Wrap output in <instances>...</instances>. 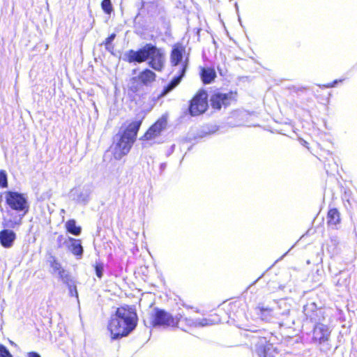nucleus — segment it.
I'll use <instances>...</instances> for the list:
<instances>
[{
    "mask_svg": "<svg viewBox=\"0 0 357 357\" xmlns=\"http://www.w3.org/2000/svg\"><path fill=\"white\" fill-rule=\"evenodd\" d=\"M143 119L144 117H141L123 123L113 137L112 143L108 151H111L114 160H121L129 153L137 140Z\"/></svg>",
    "mask_w": 357,
    "mask_h": 357,
    "instance_id": "1",
    "label": "nucleus"
},
{
    "mask_svg": "<svg viewBox=\"0 0 357 357\" xmlns=\"http://www.w3.org/2000/svg\"><path fill=\"white\" fill-rule=\"evenodd\" d=\"M126 59L130 63L147 61L149 67L157 72H162L165 66L164 52L152 43H146L137 50H130L126 54Z\"/></svg>",
    "mask_w": 357,
    "mask_h": 357,
    "instance_id": "2",
    "label": "nucleus"
},
{
    "mask_svg": "<svg viewBox=\"0 0 357 357\" xmlns=\"http://www.w3.org/2000/svg\"><path fill=\"white\" fill-rule=\"evenodd\" d=\"M137 321V314L132 309L123 307L117 308L108 324L112 338L116 340L128 335L135 328Z\"/></svg>",
    "mask_w": 357,
    "mask_h": 357,
    "instance_id": "3",
    "label": "nucleus"
},
{
    "mask_svg": "<svg viewBox=\"0 0 357 357\" xmlns=\"http://www.w3.org/2000/svg\"><path fill=\"white\" fill-rule=\"evenodd\" d=\"M208 109V95L204 89H198L188 101V112L191 116L204 114Z\"/></svg>",
    "mask_w": 357,
    "mask_h": 357,
    "instance_id": "4",
    "label": "nucleus"
},
{
    "mask_svg": "<svg viewBox=\"0 0 357 357\" xmlns=\"http://www.w3.org/2000/svg\"><path fill=\"white\" fill-rule=\"evenodd\" d=\"M172 66H181L179 71L185 73L189 65L190 53L186 52V46L183 43L177 42L172 45L169 54Z\"/></svg>",
    "mask_w": 357,
    "mask_h": 357,
    "instance_id": "5",
    "label": "nucleus"
},
{
    "mask_svg": "<svg viewBox=\"0 0 357 357\" xmlns=\"http://www.w3.org/2000/svg\"><path fill=\"white\" fill-rule=\"evenodd\" d=\"M331 331L326 324H320L314 326L312 342L322 352H328L331 348Z\"/></svg>",
    "mask_w": 357,
    "mask_h": 357,
    "instance_id": "6",
    "label": "nucleus"
},
{
    "mask_svg": "<svg viewBox=\"0 0 357 357\" xmlns=\"http://www.w3.org/2000/svg\"><path fill=\"white\" fill-rule=\"evenodd\" d=\"M6 204L10 208L24 213L29 211V204L23 194L15 191L7 190L3 192Z\"/></svg>",
    "mask_w": 357,
    "mask_h": 357,
    "instance_id": "7",
    "label": "nucleus"
},
{
    "mask_svg": "<svg viewBox=\"0 0 357 357\" xmlns=\"http://www.w3.org/2000/svg\"><path fill=\"white\" fill-rule=\"evenodd\" d=\"M151 326L154 328L162 327L164 328L169 326H175L178 321L172 315L164 310L155 307L151 314Z\"/></svg>",
    "mask_w": 357,
    "mask_h": 357,
    "instance_id": "8",
    "label": "nucleus"
},
{
    "mask_svg": "<svg viewBox=\"0 0 357 357\" xmlns=\"http://www.w3.org/2000/svg\"><path fill=\"white\" fill-rule=\"evenodd\" d=\"M168 125L167 114H162L153 124H151L145 132L141 136V141H151L160 137L166 130Z\"/></svg>",
    "mask_w": 357,
    "mask_h": 357,
    "instance_id": "9",
    "label": "nucleus"
},
{
    "mask_svg": "<svg viewBox=\"0 0 357 357\" xmlns=\"http://www.w3.org/2000/svg\"><path fill=\"white\" fill-rule=\"evenodd\" d=\"M237 92L230 91L228 93L215 91L210 97L211 107L215 110H220L222 107L229 106L236 100Z\"/></svg>",
    "mask_w": 357,
    "mask_h": 357,
    "instance_id": "10",
    "label": "nucleus"
},
{
    "mask_svg": "<svg viewBox=\"0 0 357 357\" xmlns=\"http://www.w3.org/2000/svg\"><path fill=\"white\" fill-rule=\"evenodd\" d=\"M303 312L306 317V321H310L314 325L324 324L325 321V311L321 308H317L314 302L307 303L303 306Z\"/></svg>",
    "mask_w": 357,
    "mask_h": 357,
    "instance_id": "11",
    "label": "nucleus"
},
{
    "mask_svg": "<svg viewBox=\"0 0 357 357\" xmlns=\"http://www.w3.org/2000/svg\"><path fill=\"white\" fill-rule=\"evenodd\" d=\"M255 351L259 357H278L279 351L272 344L267 342L266 338H260L255 344Z\"/></svg>",
    "mask_w": 357,
    "mask_h": 357,
    "instance_id": "12",
    "label": "nucleus"
},
{
    "mask_svg": "<svg viewBox=\"0 0 357 357\" xmlns=\"http://www.w3.org/2000/svg\"><path fill=\"white\" fill-rule=\"evenodd\" d=\"M157 78V75L151 68H144L138 74L137 77L133 78V79H137L139 84L144 86H149L154 82H155Z\"/></svg>",
    "mask_w": 357,
    "mask_h": 357,
    "instance_id": "13",
    "label": "nucleus"
},
{
    "mask_svg": "<svg viewBox=\"0 0 357 357\" xmlns=\"http://www.w3.org/2000/svg\"><path fill=\"white\" fill-rule=\"evenodd\" d=\"M63 243L74 255L79 257L82 256L84 250L80 240L68 236L64 240Z\"/></svg>",
    "mask_w": 357,
    "mask_h": 357,
    "instance_id": "14",
    "label": "nucleus"
},
{
    "mask_svg": "<svg viewBox=\"0 0 357 357\" xmlns=\"http://www.w3.org/2000/svg\"><path fill=\"white\" fill-rule=\"evenodd\" d=\"M15 239L16 234L13 230L3 229L0 231V243L3 248H11Z\"/></svg>",
    "mask_w": 357,
    "mask_h": 357,
    "instance_id": "15",
    "label": "nucleus"
},
{
    "mask_svg": "<svg viewBox=\"0 0 357 357\" xmlns=\"http://www.w3.org/2000/svg\"><path fill=\"white\" fill-rule=\"evenodd\" d=\"M199 76L204 84H208L215 80L217 75L213 67H202L200 68Z\"/></svg>",
    "mask_w": 357,
    "mask_h": 357,
    "instance_id": "16",
    "label": "nucleus"
},
{
    "mask_svg": "<svg viewBox=\"0 0 357 357\" xmlns=\"http://www.w3.org/2000/svg\"><path fill=\"white\" fill-rule=\"evenodd\" d=\"M185 74V73H182V72L179 71V74L176 77H174V79L164 87L159 97H162L173 90L181 82Z\"/></svg>",
    "mask_w": 357,
    "mask_h": 357,
    "instance_id": "17",
    "label": "nucleus"
},
{
    "mask_svg": "<svg viewBox=\"0 0 357 357\" xmlns=\"http://www.w3.org/2000/svg\"><path fill=\"white\" fill-rule=\"evenodd\" d=\"M259 313L258 315L260 318L265 321L271 322L273 320L275 316L278 314L273 312V310L271 308H265L264 307H259Z\"/></svg>",
    "mask_w": 357,
    "mask_h": 357,
    "instance_id": "18",
    "label": "nucleus"
},
{
    "mask_svg": "<svg viewBox=\"0 0 357 357\" xmlns=\"http://www.w3.org/2000/svg\"><path fill=\"white\" fill-rule=\"evenodd\" d=\"M326 218L327 223H340L341 221L340 213L336 208L329 209Z\"/></svg>",
    "mask_w": 357,
    "mask_h": 357,
    "instance_id": "19",
    "label": "nucleus"
},
{
    "mask_svg": "<svg viewBox=\"0 0 357 357\" xmlns=\"http://www.w3.org/2000/svg\"><path fill=\"white\" fill-rule=\"evenodd\" d=\"M50 266L52 269V273H59L63 268L62 267L60 262L54 257H50Z\"/></svg>",
    "mask_w": 357,
    "mask_h": 357,
    "instance_id": "20",
    "label": "nucleus"
},
{
    "mask_svg": "<svg viewBox=\"0 0 357 357\" xmlns=\"http://www.w3.org/2000/svg\"><path fill=\"white\" fill-rule=\"evenodd\" d=\"M59 278L61 280V281L66 284H69L70 282H72L73 280L72 278L69 273V272L64 268H63L59 273H57Z\"/></svg>",
    "mask_w": 357,
    "mask_h": 357,
    "instance_id": "21",
    "label": "nucleus"
},
{
    "mask_svg": "<svg viewBox=\"0 0 357 357\" xmlns=\"http://www.w3.org/2000/svg\"><path fill=\"white\" fill-rule=\"evenodd\" d=\"M100 6L105 14L110 15L113 12V6L111 0H102Z\"/></svg>",
    "mask_w": 357,
    "mask_h": 357,
    "instance_id": "22",
    "label": "nucleus"
},
{
    "mask_svg": "<svg viewBox=\"0 0 357 357\" xmlns=\"http://www.w3.org/2000/svg\"><path fill=\"white\" fill-rule=\"evenodd\" d=\"M8 186V175L4 169H0V189L7 188Z\"/></svg>",
    "mask_w": 357,
    "mask_h": 357,
    "instance_id": "23",
    "label": "nucleus"
},
{
    "mask_svg": "<svg viewBox=\"0 0 357 357\" xmlns=\"http://www.w3.org/2000/svg\"><path fill=\"white\" fill-rule=\"evenodd\" d=\"M66 228L68 233L75 236L79 235L82 231V227L77 225H66Z\"/></svg>",
    "mask_w": 357,
    "mask_h": 357,
    "instance_id": "24",
    "label": "nucleus"
},
{
    "mask_svg": "<svg viewBox=\"0 0 357 357\" xmlns=\"http://www.w3.org/2000/svg\"><path fill=\"white\" fill-rule=\"evenodd\" d=\"M176 321H178V323L184 321L187 325L190 326L197 327V319L183 317L181 314H179V317H176Z\"/></svg>",
    "mask_w": 357,
    "mask_h": 357,
    "instance_id": "25",
    "label": "nucleus"
},
{
    "mask_svg": "<svg viewBox=\"0 0 357 357\" xmlns=\"http://www.w3.org/2000/svg\"><path fill=\"white\" fill-rule=\"evenodd\" d=\"M68 287L69 289V294L71 296H75L76 298H78V293L77 291L76 285L75 284L74 282L72 281V282H70L69 284H66Z\"/></svg>",
    "mask_w": 357,
    "mask_h": 357,
    "instance_id": "26",
    "label": "nucleus"
},
{
    "mask_svg": "<svg viewBox=\"0 0 357 357\" xmlns=\"http://www.w3.org/2000/svg\"><path fill=\"white\" fill-rule=\"evenodd\" d=\"M103 268H104V266H103V264H102V263H97L95 266L96 274L97 277L99 278H101L102 277Z\"/></svg>",
    "mask_w": 357,
    "mask_h": 357,
    "instance_id": "27",
    "label": "nucleus"
},
{
    "mask_svg": "<svg viewBox=\"0 0 357 357\" xmlns=\"http://www.w3.org/2000/svg\"><path fill=\"white\" fill-rule=\"evenodd\" d=\"M0 357H13L8 349L1 344L0 345Z\"/></svg>",
    "mask_w": 357,
    "mask_h": 357,
    "instance_id": "28",
    "label": "nucleus"
},
{
    "mask_svg": "<svg viewBox=\"0 0 357 357\" xmlns=\"http://www.w3.org/2000/svg\"><path fill=\"white\" fill-rule=\"evenodd\" d=\"M116 37V34L114 33L110 34L103 42V45L105 46L107 49H108L109 45L112 43L114 39Z\"/></svg>",
    "mask_w": 357,
    "mask_h": 357,
    "instance_id": "29",
    "label": "nucleus"
},
{
    "mask_svg": "<svg viewBox=\"0 0 357 357\" xmlns=\"http://www.w3.org/2000/svg\"><path fill=\"white\" fill-rule=\"evenodd\" d=\"M211 324V322L207 319H197V326H206Z\"/></svg>",
    "mask_w": 357,
    "mask_h": 357,
    "instance_id": "30",
    "label": "nucleus"
},
{
    "mask_svg": "<svg viewBox=\"0 0 357 357\" xmlns=\"http://www.w3.org/2000/svg\"><path fill=\"white\" fill-rule=\"evenodd\" d=\"M342 81H343V79H335L333 82H330V83L326 84V87H327V88L334 87L336 84H337L339 82H342Z\"/></svg>",
    "mask_w": 357,
    "mask_h": 357,
    "instance_id": "31",
    "label": "nucleus"
},
{
    "mask_svg": "<svg viewBox=\"0 0 357 357\" xmlns=\"http://www.w3.org/2000/svg\"><path fill=\"white\" fill-rule=\"evenodd\" d=\"M27 357H41L40 355L35 351H31L27 353Z\"/></svg>",
    "mask_w": 357,
    "mask_h": 357,
    "instance_id": "32",
    "label": "nucleus"
},
{
    "mask_svg": "<svg viewBox=\"0 0 357 357\" xmlns=\"http://www.w3.org/2000/svg\"><path fill=\"white\" fill-rule=\"evenodd\" d=\"M4 197L3 192H0V210L3 211V199Z\"/></svg>",
    "mask_w": 357,
    "mask_h": 357,
    "instance_id": "33",
    "label": "nucleus"
},
{
    "mask_svg": "<svg viewBox=\"0 0 357 357\" xmlns=\"http://www.w3.org/2000/svg\"><path fill=\"white\" fill-rule=\"evenodd\" d=\"M291 323H293L292 320L287 321H283L282 323L280 324V325L286 326H289Z\"/></svg>",
    "mask_w": 357,
    "mask_h": 357,
    "instance_id": "34",
    "label": "nucleus"
},
{
    "mask_svg": "<svg viewBox=\"0 0 357 357\" xmlns=\"http://www.w3.org/2000/svg\"><path fill=\"white\" fill-rule=\"evenodd\" d=\"M303 145L305 146L306 148L309 149L308 143L305 141H303Z\"/></svg>",
    "mask_w": 357,
    "mask_h": 357,
    "instance_id": "35",
    "label": "nucleus"
},
{
    "mask_svg": "<svg viewBox=\"0 0 357 357\" xmlns=\"http://www.w3.org/2000/svg\"><path fill=\"white\" fill-rule=\"evenodd\" d=\"M289 314V310H287L282 313L283 315H288Z\"/></svg>",
    "mask_w": 357,
    "mask_h": 357,
    "instance_id": "36",
    "label": "nucleus"
},
{
    "mask_svg": "<svg viewBox=\"0 0 357 357\" xmlns=\"http://www.w3.org/2000/svg\"><path fill=\"white\" fill-rule=\"evenodd\" d=\"M67 223L71 224V223H75V220H72L68 221Z\"/></svg>",
    "mask_w": 357,
    "mask_h": 357,
    "instance_id": "37",
    "label": "nucleus"
},
{
    "mask_svg": "<svg viewBox=\"0 0 357 357\" xmlns=\"http://www.w3.org/2000/svg\"><path fill=\"white\" fill-rule=\"evenodd\" d=\"M62 238H63V236H59V238H58V240L59 241H61L62 240Z\"/></svg>",
    "mask_w": 357,
    "mask_h": 357,
    "instance_id": "38",
    "label": "nucleus"
}]
</instances>
